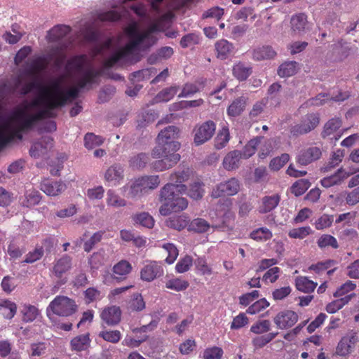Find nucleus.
Returning a JSON list of instances; mask_svg holds the SVG:
<instances>
[{"mask_svg": "<svg viewBox=\"0 0 359 359\" xmlns=\"http://www.w3.org/2000/svg\"><path fill=\"white\" fill-rule=\"evenodd\" d=\"M317 243L320 248H324L328 246H331L332 248L337 249L339 247L336 238L334 236L329 234L322 235L318 240Z\"/></svg>", "mask_w": 359, "mask_h": 359, "instance_id": "48", "label": "nucleus"}, {"mask_svg": "<svg viewBox=\"0 0 359 359\" xmlns=\"http://www.w3.org/2000/svg\"><path fill=\"white\" fill-rule=\"evenodd\" d=\"M180 160V154L164 155L161 159L153 163V168L156 171H163L173 167Z\"/></svg>", "mask_w": 359, "mask_h": 359, "instance_id": "18", "label": "nucleus"}, {"mask_svg": "<svg viewBox=\"0 0 359 359\" xmlns=\"http://www.w3.org/2000/svg\"><path fill=\"white\" fill-rule=\"evenodd\" d=\"M180 130L175 126H169L162 130L158 135L157 143L162 144L168 142H177Z\"/></svg>", "mask_w": 359, "mask_h": 359, "instance_id": "20", "label": "nucleus"}, {"mask_svg": "<svg viewBox=\"0 0 359 359\" xmlns=\"http://www.w3.org/2000/svg\"><path fill=\"white\" fill-rule=\"evenodd\" d=\"M241 183L236 177H231L228 180L218 184L213 188L211 196L217 198L222 196H232L236 195L240 190Z\"/></svg>", "mask_w": 359, "mask_h": 359, "instance_id": "6", "label": "nucleus"}, {"mask_svg": "<svg viewBox=\"0 0 359 359\" xmlns=\"http://www.w3.org/2000/svg\"><path fill=\"white\" fill-rule=\"evenodd\" d=\"M311 182L309 180L301 179L295 182L290 187L291 193L295 196L303 195L310 187Z\"/></svg>", "mask_w": 359, "mask_h": 359, "instance_id": "37", "label": "nucleus"}, {"mask_svg": "<svg viewBox=\"0 0 359 359\" xmlns=\"http://www.w3.org/2000/svg\"><path fill=\"white\" fill-rule=\"evenodd\" d=\"M133 219L137 224L147 228H152L154 225L153 217L148 212H141L133 216Z\"/></svg>", "mask_w": 359, "mask_h": 359, "instance_id": "40", "label": "nucleus"}, {"mask_svg": "<svg viewBox=\"0 0 359 359\" xmlns=\"http://www.w3.org/2000/svg\"><path fill=\"white\" fill-rule=\"evenodd\" d=\"M128 308L132 311H141L145 308V302L141 294L135 293L132 295Z\"/></svg>", "mask_w": 359, "mask_h": 359, "instance_id": "39", "label": "nucleus"}, {"mask_svg": "<svg viewBox=\"0 0 359 359\" xmlns=\"http://www.w3.org/2000/svg\"><path fill=\"white\" fill-rule=\"evenodd\" d=\"M276 55L275 50L269 46L257 48L253 51V58L257 61L272 59Z\"/></svg>", "mask_w": 359, "mask_h": 359, "instance_id": "32", "label": "nucleus"}, {"mask_svg": "<svg viewBox=\"0 0 359 359\" xmlns=\"http://www.w3.org/2000/svg\"><path fill=\"white\" fill-rule=\"evenodd\" d=\"M46 118L48 117L41 114V109L36 114H30L27 112V107L26 109L18 107L12 113L8 126L14 136L22 140V132L32 129L36 122Z\"/></svg>", "mask_w": 359, "mask_h": 359, "instance_id": "2", "label": "nucleus"}, {"mask_svg": "<svg viewBox=\"0 0 359 359\" xmlns=\"http://www.w3.org/2000/svg\"><path fill=\"white\" fill-rule=\"evenodd\" d=\"M90 343L89 334H80L70 341V346L72 351H82L90 346Z\"/></svg>", "mask_w": 359, "mask_h": 359, "instance_id": "27", "label": "nucleus"}, {"mask_svg": "<svg viewBox=\"0 0 359 359\" xmlns=\"http://www.w3.org/2000/svg\"><path fill=\"white\" fill-rule=\"evenodd\" d=\"M72 267V258L65 255L59 259L53 266V273L60 278L62 275L69 271Z\"/></svg>", "mask_w": 359, "mask_h": 359, "instance_id": "28", "label": "nucleus"}, {"mask_svg": "<svg viewBox=\"0 0 359 359\" xmlns=\"http://www.w3.org/2000/svg\"><path fill=\"white\" fill-rule=\"evenodd\" d=\"M22 313L23 315L22 320L26 323H29L36 318L39 315V310L36 306L29 305L24 307L23 310H22Z\"/></svg>", "mask_w": 359, "mask_h": 359, "instance_id": "49", "label": "nucleus"}, {"mask_svg": "<svg viewBox=\"0 0 359 359\" xmlns=\"http://www.w3.org/2000/svg\"><path fill=\"white\" fill-rule=\"evenodd\" d=\"M121 311L118 306H112L104 309L101 313L102 319L108 325H117L121 320Z\"/></svg>", "mask_w": 359, "mask_h": 359, "instance_id": "17", "label": "nucleus"}, {"mask_svg": "<svg viewBox=\"0 0 359 359\" xmlns=\"http://www.w3.org/2000/svg\"><path fill=\"white\" fill-rule=\"evenodd\" d=\"M107 203L109 205L114 207H123L126 205V202L124 199L120 198L118 196L116 195L112 190H109L107 191Z\"/></svg>", "mask_w": 359, "mask_h": 359, "instance_id": "59", "label": "nucleus"}, {"mask_svg": "<svg viewBox=\"0 0 359 359\" xmlns=\"http://www.w3.org/2000/svg\"><path fill=\"white\" fill-rule=\"evenodd\" d=\"M188 206V201L182 195L170 199L159 208V212L163 216H168L172 212H178L185 210Z\"/></svg>", "mask_w": 359, "mask_h": 359, "instance_id": "8", "label": "nucleus"}, {"mask_svg": "<svg viewBox=\"0 0 359 359\" xmlns=\"http://www.w3.org/2000/svg\"><path fill=\"white\" fill-rule=\"evenodd\" d=\"M349 175L350 173L340 168L334 175L321 180L320 183L323 187L329 188L332 186L341 184V182Z\"/></svg>", "mask_w": 359, "mask_h": 359, "instance_id": "23", "label": "nucleus"}, {"mask_svg": "<svg viewBox=\"0 0 359 359\" xmlns=\"http://www.w3.org/2000/svg\"><path fill=\"white\" fill-rule=\"evenodd\" d=\"M187 189L184 184L167 183L160 190L159 201L163 204L171 198L185 194Z\"/></svg>", "mask_w": 359, "mask_h": 359, "instance_id": "9", "label": "nucleus"}, {"mask_svg": "<svg viewBox=\"0 0 359 359\" xmlns=\"http://www.w3.org/2000/svg\"><path fill=\"white\" fill-rule=\"evenodd\" d=\"M262 138V137H257L248 142L244 147L243 151H241L244 158H248L255 153L257 147L259 145Z\"/></svg>", "mask_w": 359, "mask_h": 359, "instance_id": "44", "label": "nucleus"}, {"mask_svg": "<svg viewBox=\"0 0 359 359\" xmlns=\"http://www.w3.org/2000/svg\"><path fill=\"white\" fill-rule=\"evenodd\" d=\"M215 50L217 58L224 60L233 55L235 46L226 39H222L216 41Z\"/></svg>", "mask_w": 359, "mask_h": 359, "instance_id": "14", "label": "nucleus"}, {"mask_svg": "<svg viewBox=\"0 0 359 359\" xmlns=\"http://www.w3.org/2000/svg\"><path fill=\"white\" fill-rule=\"evenodd\" d=\"M48 67V62L45 57H40L35 60L32 64L33 74H39L45 71Z\"/></svg>", "mask_w": 359, "mask_h": 359, "instance_id": "62", "label": "nucleus"}, {"mask_svg": "<svg viewBox=\"0 0 359 359\" xmlns=\"http://www.w3.org/2000/svg\"><path fill=\"white\" fill-rule=\"evenodd\" d=\"M67 189V185L62 181L44 180L40 184V189L46 195L57 196Z\"/></svg>", "mask_w": 359, "mask_h": 359, "instance_id": "12", "label": "nucleus"}, {"mask_svg": "<svg viewBox=\"0 0 359 359\" xmlns=\"http://www.w3.org/2000/svg\"><path fill=\"white\" fill-rule=\"evenodd\" d=\"M165 286L167 288L179 292L186 290L189 286V283L185 280L175 278L168 280Z\"/></svg>", "mask_w": 359, "mask_h": 359, "instance_id": "57", "label": "nucleus"}, {"mask_svg": "<svg viewBox=\"0 0 359 359\" xmlns=\"http://www.w3.org/2000/svg\"><path fill=\"white\" fill-rule=\"evenodd\" d=\"M68 66H73L81 74L78 83V88L65 90L62 86V79H55L51 83L52 91L50 92L46 88V96L35 100L31 104L33 107L41 108V114L48 118L55 117L56 116V113L54 111L55 109L62 107L67 102L77 98L80 89L85 88L88 84L94 83L95 78L98 76V72L94 69H84L83 57H75L69 60L67 67Z\"/></svg>", "mask_w": 359, "mask_h": 359, "instance_id": "1", "label": "nucleus"}, {"mask_svg": "<svg viewBox=\"0 0 359 359\" xmlns=\"http://www.w3.org/2000/svg\"><path fill=\"white\" fill-rule=\"evenodd\" d=\"M290 156L287 154H283L280 156L273 158L270 163L269 167L271 170L277 171L279 170L285 164L288 162Z\"/></svg>", "mask_w": 359, "mask_h": 359, "instance_id": "55", "label": "nucleus"}, {"mask_svg": "<svg viewBox=\"0 0 359 359\" xmlns=\"http://www.w3.org/2000/svg\"><path fill=\"white\" fill-rule=\"evenodd\" d=\"M230 135L227 127H223L217 135L215 139V147L217 149L224 148L229 141Z\"/></svg>", "mask_w": 359, "mask_h": 359, "instance_id": "43", "label": "nucleus"}, {"mask_svg": "<svg viewBox=\"0 0 359 359\" xmlns=\"http://www.w3.org/2000/svg\"><path fill=\"white\" fill-rule=\"evenodd\" d=\"M246 104V99L240 97L234 100L227 109V114L230 116H238L243 111Z\"/></svg>", "mask_w": 359, "mask_h": 359, "instance_id": "31", "label": "nucleus"}, {"mask_svg": "<svg viewBox=\"0 0 359 359\" xmlns=\"http://www.w3.org/2000/svg\"><path fill=\"white\" fill-rule=\"evenodd\" d=\"M146 191L142 182H140V178H138L131 184L128 196L130 198H135L142 196Z\"/></svg>", "mask_w": 359, "mask_h": 359, "instance_id": "51", "label": "nucleus"}, {"mask_svg": "<svg viewBox=\"0 0 359 359\" xmlns=\"http://www.w3.org/2000/svg\"><path fill=\"white\" fill-rule=\"evenodd\" d=\"M210 226V224L204 219L196 218L189 223L188 230L196 233H203L207 231Z\"/></svg>", "mask_w": 359, "mask_h": 359, "instance_id": "35", "label": "nucleus"}, {"mask_svg": "<svg viewBox=\"0 0 359 359\" xmlns=\"http://www.w3.org/2000/svg\"><path fill=\"white\" fill-rule=\"evenodd\" d=\"M203 186V183L200 181L194 182L190 186L188 195L195 200L201 199L204 194Z\"/></svg>", "mask_w": 359, "mask_h": 359, "instance_id": "47", "label": "nucleus"}, {"mask_svg": "<svg viewBox=\"0 0 359 359\" xmlns=\"http://www.w3.org/2000/svg\"><path fill=\"white\" fill-rule=\"evenodd\" d=\"M77 310L74 300L66 296H57L46 309L47 316L50 318V312L57 316L67 317L74 314Z\"/></svg>", "mask_w": 359, "mask_h": 359, "instance_id": "4", "label": "nucleus"}, {"mask_svg": "<svg viewBox=\"0 0 359 359\" xmlns=\"http://www.w3.org/2000/svg\"><path fill=\"white\" fill-rule=\"evenodd\" d=\"M311 232V229L309 226H304L291 229L288 233V236L292 238L303 239L309 235Z\"/></svg>", "mask_w": 359, "mask_h": 359, "instance_id": "61", "label": "nucleus"}, {"mask_svg": "<svg viewBox=\"0 0 359 359\" xmlns=\"http://www.w3.org/2000/svg\"><path fill=\"white\" fill-rule=\"evenodd\" d=\"M277 327L280 330L292 327L298 320L297 314L290 310L279 312L273 319Z\"/></svg>", "mask_w": 359, "mask_h": 359, "instance_id": "10", "label": "nucleus"}, {"mask_svg": "<svg viewBox=\"0 0 359 359\" xmlns=\"http://www.w3.org/2000/svg\"><path fill=\"white\" fill-rule=\"evenodd\" d=\"M131 270V264L126 260H121L113 267V278L118 281L123 280Z\"/></svg>", "mask_w": 359, "mask_h": 359, "instance_id": "22", "label": "nucleus"}, {"mask_svg": "<svg viewBox=\"0 0 359 359\" xmlns=\"http://www.w3.org/2000/svg\"><path fill=\"white\" fill-rule=\"evenodd\" d=\"M41 200V194L36 190H32L25 195V199L22 201V205L29 208L39 204Z\"/></svg>", "mask_w": 359, "mask_h": 359, "instance_id": "46", "label": "nucleus"}, {"mask_svg": "<svg viewBox=\"0 0 359 359\" xmlns=\"http://www.w3.org/2000/svg\"><path fill=\"white\" fill-rule=\"evenodd\" d=\"M277 334L278 332H275L257 337L252 340V344L256 348H262L266 344L272 341L277 336Z\"/></svg>", "mask_w": 359, "mask_h": 359, "instance_id": "54", "label": "nucleus"}, {"mask_svg": "<svg viewBox=\"0 0 359 359\" xmlns=\"http://www.w3.org/2000/svg\"><path fill=\"white\" fill-rule=\"evenodd\" d=\"M116 88L113 86L107 85L104 86L100 91L98 99L100 102H106L115 94Z\"/></svg>", "mask_w": 359, "mask_h": 359, "instance_id": "58", "label": "nucleus"}, {"mask_svg": "<svg viewBox=\"0 0 359 359\" xmlns=\"http://www.w3.org/2000/svg\"><path fill=\"white\" fill-rule=\"evenodd\" d=\"M124 169L120 163L111 165L106 171L104 178L108 182H119L123 178Z\"/></svg>", "mask_w": 359, "mask_h": 359, "instance_id": "26", "label": "nucleus"}, {"mask_svg": "<svg viewBox=\"0 0 359 359\" xmlns=\"http://www.w3.org/2000/svg\"><path fill=\"white\" fill-rule=\"evenodd\" d=\"M189 219L185 215L172 216L165 220V225L171 229L181 231L188 227Z\"/></svg>", "mask_w": 359, "mask_h": 359, "instance_id": "25", "label": "nucleus"}, {"mask_svg": "<svg viewBox=\"0 0 359 359\" xmlns=\"http://www.w3.org/2000/svg\"><path fill=\"white\" fill-rule=\"evenodd\" d=\"M70 32V27L65 25H57L48 32L47 37L51 42L60 43Z\"/></svg>", "mask_w": 359, "mask_h": 359, "instance_id": "19", "label": "nucleus"}, {"mask_svg": "<svg viewBox=\"0 0 359 359\" xmlns=\"http://www.w3.org/2000/svg\"><path fill=\"white\" fill-rule=\"evenodd\" d=\"M102 143L103 139L93 133H89L84 136V145L88 149H93Z\"/></svg>", "mask_w": 359, "mask_h": 359, "instance_id": "45", "label": "nucleus"}, {"mask_svg": "<svg viewBox=\"0 0 359 359\" xmlns=\"http://www.w3.org/2000/svg\"><path fill=\"white\" fill-rule=\"evenodd\" d=\"M242 157L243 158L242 152L238 150L229 152L223 160L224 168L227 170H233L238 168Z\"/></svg>", "mask_w": 359, "mask_h": 359, "instance_id": "21", "label": "nucleus"}, {"mask_svg": "<svg viewBox=\"0 0 359 359\" xmlns=\"http://www.w3.org/2000/svg\"><path fill=\"white\" fill-rule=\"evenodd\" d=\"M98 336L107 341L115 344L120 340L121 332L118 330H103L99 333Z\"/></svg>", "mask_w": 359, "mask_h": 359, "instance_id": "53", "label": "nucleus"}, {"mask_svg": "<svg viewBox=\"0 0 359 359\" xmlns=\"http://www.w3.org/2000/svg\"><path fill=\"white\" fill-rule=\"evenodd\" d=\"M215 123L212 121H207L198 126H196L194 133V142L196 146L201 145L209 141L215 134Z\"/></svg>", "mask_w": 359, "mask_h": 359, "instance_id": "7", "label": "nucleus"}, {"mask_svg": "<svg viewBox=\"0 0 359 359\" xmlns=\"http://www.w3.org/2000/svg\"><path fill=\"white\" fill-rule=\"evenodd\" d=\"M17 312V305L15 303L8 300H1L0 302V313L6 318L12 319Z\"/></svg>", "mask_w": 359, "mask_h": 359, "instance_id": "30", "label": "nucleus"}, {"mask_svg": "<svg viewBox=\"0 0 359 359\" xmlns=\"http://www.w3.org/2000/svg\"><path fill=\"white\" fill-rule=\"evenodd\" d=\"M322 155L321 150L317 147H311L300 151L297 157V163L306 165L317 161Z\"/></svg>", "mask_w": 359, "mask_h": 359, "instance_id": "15", "label": "nucleus"}, {"mask_svg": "<svg viewBox=\"0 0 359 359\" xmlns=\"http://www.w3.org/2000/svg\"><path fill=\"white\" fill-rule=\"evenodd\" d=\"M280 201V196L278 194L273 196H266L262 199V205L259 207V212L265 214L275 209Z\"/></svg>", "mask_w": 359, "mask_h": 359, "instance_id": "24", "label": "nucleus"}, {"mask_svg": "<svg viewBox=\"0 0 359 359\" xmlns=\"http://www.w3.org/2000/svg\"><path fill=\"white\" fill-rule=\"evenodd\" d=\"M341 126V121L339 118H332L329 120L324 126L321 133L323 138H326L333 134Z\"/></svg>", "mask_w": 359, "mask_h": 359, "instance_id": "36", "label": "nucleus"}, {"mask_svg": "<svg viewBox=\"0 0 359 359\" xmlns=\"http://www.w3.org/2000/svg\"><path fill=\"white\" fill-rule=\"evenodd\" d=\"M53 139L50 136L42 137L39 141L34 142L32 145L29 149L30 156L37 158L45 155L48 149L53 147Z\"/></svg>", "mask_w": 359, "mask_h": 359, "instance_id": "13", "label": "nucleus"}, {"mask_svg": "<svg viewBox=\"0 0 359 359\" xmlns=\"http://www.w3.org/2000/svg\"><path fill=\"white\" fill-rule=\"evenodd\" d=\"M149 159V154L140 153L130 159V165L133 168L141 169L146 166Z\"/></svg>", "mask_w": 359, "mask_h": 359, "instance_id": "42", "label": "nucleus"}, {"mask_svg": "<svg viewBox=\"0 0 359 359\" xmlns=\"http://www.w3.org/2000/svg\"><path fill=\"white\" fill-rule=\"evenodd\" d=\"M155 29L156 27L154 26L142 33L134 31L132 34V41L126 46L128 51L145 50L152 46L156 41V39L151 34Z\"/></svg>", "mask_w": 359, "mask_h": 359, "instance_id": "5", "label": "nucleus"}, {"mask_svg": "<svg viewBox=\"0 0 359 359\" xmlns=\"http://www.w3.org/2000/svg\"><path fill=\"white\" fill-rule=\"evenodd\" d=\"M140 182H142L146 190L154 189L160 184V180L158 175L143 176L140 178Z\"/></svg>", "mask_w": 359, "mask_h": 359, "instance_id": "52", "label": "nucleus"}, {"mask_svg": "<svg viewBox=\"0 0 359 359\" xmlns=\"http://www.w3.org/2000/svg\"><path fill=\"white\" fill-rule=\"evenodd\" d=\"M177 92V88L175 86L167 88L160 91L157 94L156 99L159 102H168L174 97Z\"/></svg>", "mask_w": 359, "mask_h": 359, "instance_id": "50", "label": "nucleus"}, {"mask_svg": "<svg viewBox=\"0 0 359 359\" xmlns=\"http://www.w3.org/2000/svg\"><path fill=\"white\" fill-rule=\"evenodd\" d=\"M121 19V14L115 11L98 13L94 22L86 25L82 30L81 34L88 42H96L99 38V32L96 29L98 22H116Z\"/></svg>", "mask_w": 359, "mask_h": 359, "instance_id": "3", "label": "nucleus"}, {"mask_svg": "<svg viewBox=\"0 0 359 359\" xmlns=\"http://www.w3.org/2000/svg\"><path fill=\"white\" fill-rule=\"evenodd\" d=\"M295 282L297 289L305 293L313 292L317 286L316 283L310 280L307 277H298Z\"/></svg>", "mask_w": 359, "mask_h": 359, "instance_id": "33", "label": "nucleus"}, {"mask_svg": "<svg viewBox=\"0 0 359 359\" xmlns=\"http://www.w3.org/2000/svg\"><path fill=\"white\" fill-rule=\"evenodd\" d=\"M156 73L155 68L143 69L130 74V79L132 81H140L144 79H149L152 75Z\"/></svg>", "mask_w": 359, "mask_h": 359, "instance_id": "41", "label": "nucleus"}, {"mask_svg": "<svg viewBox=\"0 0 359 359\" xmlns=\"http://www.w3.org/2000/svg\"><path fill=\"white\" fill-rule=\"evenodd\" d=\"M104 233L101 231L95 232L88 241H86L83 245L84 251L89 252L94 248L95 244L99 243L102 238Z\"/></svg>", "mask_w": 359, "mask_h": 359, "instance_id": "60", "label": "nucleus"}, {"mask_svg": "<svg viewBox=\"0 0 359 359\" xmlns=\"http://www.w3.org/2000/svg\"><path fill=\"white\" fill-rule=\"evenodd\" d=\"M158 118V114L153 109H147L138 115L137 128H142L154 122Z\"/></svg>", "mask_w": 359, "mask_h": 359, "instance_id": "29", "label": "nucleus"}, {"mask_svg": "<svg viewBox=\"0 0 359 359\" xmlns=\"http://www.w3.org/2000/svg\"><path fill=\"white\" fill-rule=\"evenodd\" d=\"M270 325L271 323L269 320H263L253 325L250 330L255 334H262L269 331Z\"/></svg>", "mask_w": 359, "mask_h": 359, "instance_id": "64", "label": "nucleus"}, {"mask_svg": "<svg viewBox=\"0 0 359 359\" xmlns=\"http://www.w3.org/2000/svg\"><path fill=\"white\" fill-rule=\"evenodd\" d=\"M308 22L307 15L304 13H299L292 15L290 21L292 34L294 35L305 34Z\"/></svg>", "mask_w": 359, "mask_h": 359, "instance_id": "11", "label": "nucleus"}, {"mask_svg": "<svg viewBox=\"0 0 359 359\" xmlns=\"http://www.w3.org/2000/svg\"><path fill=\"white\" fill-rule=\"evenodd\" d=\"M252 73L251 67H245L243 63L239 62L233 67V76L240 81L246 80Z\"/></svg>", "mask_w": 359, "mask_h": 359, "instance_id": "38", "label": "nucleus"}, {"mask_svg": "<svg viewBox=\"0 0 359 359\" xmlns=\"http://www.w3.org/2000/svg\"><path fill=\"white\" fill-rule=\"evenodd\" d=\"M163 269L156 262H151L146 265L140 272L141 278L145 281H152L163 275Z\"/></svg>", "mask_w": 359, "mask_h": 359, "instance_id": "16", "label": "nucleus"}, {"mask_svg": "<svg viewBox=\"0 0 359 359\" xmlns=\"http://www.w3.org/2000/svg\"><path fill=\"white\" fill-rule=\"evenodd\" d=\"M223 350L220 347L213 346L206 348L203 355V359H222Z\"/></svg>", "mask_w": 359, "mask_h": 359, "instance_id": "56", "label": "nucleus"}, {"mask_svg": "<svg viewBox=\"0 0 359 359\" xmlns=\"http://www.w3.org/2000/svg\"><path fill=\"white\" fill-rule=\"evenodd\" d=\"M303 123L307 125L310 128L311 131L314 130L320 123V117L318 114L311 113L306 114L302 119Z\"/></svg>", "mask_w": 359, "mask_h": 359, "instance_id": "63", "label": "nucleus"}, {"mask_svg": "<svg viewBox=\"0 0 359 359\" xmlns=\"http://www.w3.org/2000/svg\"><path fill=\"white\" fill-rule=\"evenodd\" d=\"M298 63L295 61H289L283 63L278 69V74L280 77H289L297 72Z\"/></svg>", "mask_w": 359, "mask_h": 359, "instance_id": "34", "label": "nucleus"}]
</instances>
